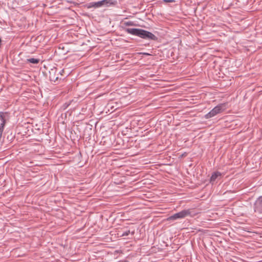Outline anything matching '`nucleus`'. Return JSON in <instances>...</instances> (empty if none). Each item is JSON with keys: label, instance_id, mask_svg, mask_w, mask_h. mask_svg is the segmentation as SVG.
I'll return each instance as SVG.
<instances>
[{"label": "nucleus", "instance_id": "0eeeda50", "mask_svg": "<svg viewBox=\"0 0 262 262\" xmlns=\"http://www.w3.org/2000/svg\"><path fill=\"white\" fill-rule=\"evenodd\" d=\"M222 176V173L219 171H215L212 174L210 179V182L213 183L217 179H220Z\"/></svg>", "mask_w": 262, "mask_h": 262}, {"label": "nucleus", "instance_id": "6e6552de", "mask_svg": "<svg viewBox=\"0 0 262 262\" xmlns=\"http://www.w3.org/2000/svg\"><path fill=\"white\" fill-rule=\"evenodd\" d=\"M101 2L102 6L109 7L110 6H115L117 4V1L114 0H102Z\"/></svg>", "mask_w": 262, "mask_h": 262}, {"label": "nucleus", "instance_id": "dca6fc26", "mask_svg": "<svg viewBox=\"0 0 262 262\" xmlns=\"http://www.w3.org/2000/svg\"><path fill=\"white\" fill-rule=\"evenodd\" d=\"M0 41H2V39H1V38H0Z\"/></svg>", "mask_w": 262, "mask_h": 262}, {"label": "nucleus", "instance_id": "f257e3e1", "mask_svg": "<svg viewBox=\"0 0 262 262\" xmlns=\"http://www.w3.org/2000/svg\"><path fill=\"white\" fill-rule=\"evenodd\" d=\"M124 31L128 34L138 36L144 39L152 40L154 41L158 39L157 37L153 33L142 29L125 28Z\"/></svg>", "mask_w": 262, "mask_h": 262}, {"label": "nucleus", "instance_id": "9d476101", "mask_svg": "<svg viewBox=\"0 0 262 262\" xmlns=\"http://www.w3.org/2000/svg\"><path fill=\"white\" fill-rule=\"evenodd\" d=\"M135 233V229L134 228H131L128 230H127L125 232H123L120 235V237L126 236H128L130 233L132 234V235H134Z\"/></svg>", "mask_w": 262, "mask_h": 262}, {"label": "nucleus", "instance_id": "2eb2a0df", "mask_svg": "<svg viewBox=\"0 0 262 262\" xmlns=\"http://www.w3.org/2000/svg\"><path fill=\"white\" fill-rule=\"evenodd\" d=\"M166 2H171V1H169V0H167V1H165Z\"/></svg>", "mask_w": 262, "mask_h": 262}, {"label": "nucleus", "instance_id": "39448f33", "mask_svg": "<svg viewBox=\"0 0 262 262\" xmlns=\"http://www.w3.org/2000/svg\"><path fill=\"white\" fill-rule=\"evenodd\" d=\"M254 211L259 214H262V196L257 199L254 203Z\"/></svg>", "mask_w": 262, "mask_h": 262}, {"label": "nucleus", "instance_id": "f03ea898", "mask_svg": "<svg viewBox=\"0 0 262 262\" xmlns=\"http://www.w3.org/2000/svg\"><path fill=\"white\" fill-rule=\"evenodd\" d=\"M195 213L192 209H184L169 216L167 220L173 221L184 219L186 216H194Z\"/></svg>", "mask_w": 262, "mask_h": 262}, {"label": "nucleus", "instance_id": "1a4fd4ad", "mask_svg": "<svg viewBox=\"0 0 262 262\" xmlns=\"http://www.w3.org/2000/svg\"><path fill=\"white\" fill-rule=\"evenodd\" d=\"M87 8H100L102 7V2L99 1V2H91L87 4Z\"/></svg>", "mask_w": 262, "mask_h": 262}, {"label": "nucleus", "instance_id": "9b49d317", "mask_svg": "<svg viewBox=\"0 0 262 262\" xmlns=\"http://www.w3.org/2000/svg\"><path fill=\"white\" fill-rule=\"evenodd\" d=\"M28 62L33 64H37L39 62V59L37 58H31L27 59Z\"/></svg>", "mask_w": 262, "mask_h": 262}, {"label": "nucleus", "instance_id": "4468645a", "mask_svg": "<svg viewBox=\"0 0 262 262\" xmlns=\"http://www.w3.org/2000/svg\"><path fill=\"white\" fill-rule=\"evenodd\" d=\"M143 54H144V55H149V54H148V53H143Z\"/></svg>", "mask_w": 262, "mask_h": 262}, {"label": "nucleus", "instance_id": "ddd939ff", "mask_svg": "<svg viewBox=\"0 0 262 262\" xmlns=\"http://www.w3.org/2000/svg\"><path fill=\"white\" fill-rule=\"evenodd\" d=\"M58 72H59L58 70ZM59 72H60V73H59V75H60L61 76H63V73H64V70L63 69H62V70L59 71Z\"/></svg>", "mask_w": 262, "mask_h": 262}, {"label": "nucleus", "instance_id": "20e7f679", "mask_svg": "<svg viewBox=\"0 0 262 262\" xmlns=\"http://www.w3.org/2000/svg\"><path fill=\"white\" fill-rule=\"evenodd\" d=\"M59 73H60V72H58L57 68L51 69L49 72V78L50 80L56 82L59 79H61V78L59 77Z\"/></svg>", "mask_w": 262, "mask_h": 262}, {"label": "nucleus", "instance_id": "f8f14e48", "mask_svg": "<svg viewBox=\"0 0 262 262\" xmlns=\"http://www.w3.org/2000/svg\"><path fill=\"white\" fill-rule=\"evenodd\" d=\"M124 24L125 26H133L135 25L134 22L132 21H125Z\"/></svg>", "mask_w": 262, "mask_h": 262}, {"label": "nucleus", "instance_id": "7ed1b4c3", "mask_svg": "<svg viewBox=\"0 0 262 262\" xmlns=\"http://www.w3.org/2000/svg\"><path fill=\"white\" fill-rule=\"evenodd\" d=\"M227 103H220L212 109L208 113L206 114L204 117L206 119H210L217 114L224 112L227 108Z\"/></svg>", "mask_w": 262, "mask_h": 262}, {"label": "nucleus", "instance_id": "423d86ee", "mask_svg": "<svg viewBox=\"0 0 262 262\" xmlns=\"http://www.w3.org/2000/svg\"><path fill=\"white\" fill-rule=\"evenodd\" d=\"M9 118V113L8 112H0V120L2 121L0 126H2V127L4 128L7 120H8Z\"/></svg>", "mask_w": 262, "mask_h": 262}]
</instances>
